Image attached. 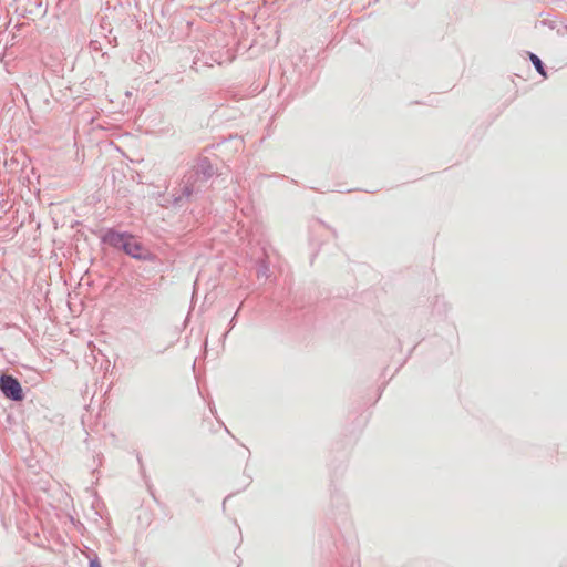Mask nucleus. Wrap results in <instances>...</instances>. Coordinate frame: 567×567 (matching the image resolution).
I'll return each mask as SVG.
<instances>
[{"label":"nucleus","mask_w":567,"mask_h":567,"mask_svg":"<svg viewBox=\"0 0 567 567\" xmlns=\"http://www.w3.org/2000/svg\"><path fill=\"white\" fill-rule=\"evenodd\" d=\"M215 169L207 157L198 161L193 172L185 175L182 181L179 194H172L171 204L175 207L183 206L185 200H189L194 194L202 192L205 184L214 176Z\"/></svg>","instance_id":"1"},{"label":"nucleus","mask_w":567,"mask_h":567,"mask_svg":"<svg viewBox=\"0 0 567 567\" xmlns=\"http://www.w3.org/2000/svg\"><path fill=\"white\" fill-rule=\"evenodd\" d=\"M101 239L103 244L115 249H121L134 259L148 260L151 257L150 251L127 231L120 233L110 228L104 233Z\"/></svg>","instance_id":"2"},{"label":"nucleus","mask_w":567,"mask_h":567,"mask_svg":"<svg viewBox=\"0 0 567 567\" xmlns=\"http://www.w3.org/2000/svg\"><path fill=\"white\" fill-rule=\"evenodd\" d=\"M0 391L11 401H22L24 398L22 386L17 378L10 374H2L0 377Z\"/></svg>","instance_id":"3"},{"label":"nucleus","mask_w":567,"mask_h":567,"mask_svg":"<svg viewBox=\"0 0 567 567\" xmlns=\"http://www.w3.org/2000/svg\"><path fill=\"white\" fill-rule=\"evenodd\" d=\"M528 56H529V60L533 63L534 68L536 69V71L540 75L546 78L547 74H546V71H545V65H544L543 61L539 59V56L536 55L535 53H532V52L528 53Z\"/></svg>","instance_id":"4"},{"label":"nucleus","mask_w":567,"mask_h":567,"mask_svg":"<svg viewBox=\"0 0 567 567\" xmlns=\"http://www.w3.org/2000/svg\"><path fill=\"white\" fill-rule=\"evenodd\" d=\"M269 267L266 261H260L257 268L258 278H268Z\"/></svg>","instance_id":"5"},{"label":"nucleus","mask_w":567,"mask_h":567,"mask_svg":"<svg viewBox=\"0 0 567 567\" xmlns=\"http://www.w3.org/2000/svg\"><path fill=\"white\" fill-rule=\"evenodd\" d=\"M89 567H102V566H101V564L99 561V558L95 557V558L90 559Z\"/></svg>","instance_id":"6"},{"label":"nucleus","mask_w":567,"mask_h":567,"mask_svg":"<svg viewBox=\"0 0 567 567\" xmlns=\"http://www.w3.org/2000/svg\"><path fill=\"white\" fill-rule=\"evenodd\" d=\"M235 315H237V312H236ZM235 319H236V316H234V317H233V319L230 320V324H231V327H234V326H235Z\"/></svg>","instance_id":"7"}]
</instances>
